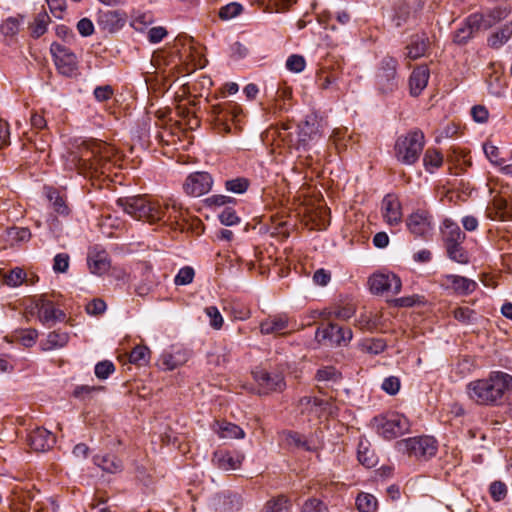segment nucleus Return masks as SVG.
<instances>
[{
  "label": "nucleus",
  "mask_w": 512,
  "mask_h": 512,
  "mask_svg": "<svg viewBox=\"0 0 512 512\" xmlns=\"http://www.w3.org/2000/svg\"><path fill=\"white\" fill-rule=\"evenodd\" d=\"M116 156V149L103 141L83 142L77 152L72 153L71 161L79 169H93L105 173Z\"/></svg>",
  "instance_id": "obj_1"
},
{
  "label": "nucleus",
  "mask_w": 512,
  "mask_h": 512,
  "mask_svg": "<svg viewBox=\"0 0 512 512\" xmlns=\"http://www.w3.org/2000/svg\"><path fill=\"white\" fill-rule=\"evenodd\" d=\"M466 394L477 405H499L504 396L499 371L491 372L486 378L469 382L466 386Z\"/></svg>",
  "instance_id": "obj_2"
},
{
  "label": "nucleus",
  "mask_w": 512,
  "mask_h": 512,
  "mask_svg": "<svg viewBox=\"0 0 512 512\" xmlns=\"http://www.w3.org/2000/svg\"><path fill=\"white\" fill-rule=\"evenodd\" d=\"M116 205L132 218L150 224L162 221L165 218L162 204L146 196L119 198L116 201Z\"/></svg>",
  "instance_id": "obj_3"
},
{
  "label": "nucleus",
  "mask_w": 512,
  "mask_h": 512,
  "mask_svg": "<svg viewBox=\"0 0 512 512\" xmlns=\"http://www.w3.org/2000/svg\"><path fill=\"white\" fill-rule=\"evenodd\" d=\"M424 145V133L419 129L411 130L397 138L394 145L395 157L404 165H413L418 161Z\"/></svg>",
  "instance_id": "obj_4"
},
{
  "label": "nucleus",
  "mask_w": 512,
  "mask_h": 512,
  "mask_svg": "<svg viewBox=\"0 0 512 512\" xmlns=\"http://www.w3.org/2000/svg\"><path fill=\"white\" fill-rule=\"evenodd\" d=\"M395 448L409 457L427 460L436 455L437 442L430 436L411 437L397 441Z\"/></svg>",
  "instance_id": "obj_5"
},
{
  "label": "nucleus",
  "mask_w": 512,
  "mask_h": 512,
  "mask_svg": "<svg viewBox=\"0 0 512 512\" xmlns=\"http://www.w3.org/2000/svg\"><path fill=\"white\" fill-rule=\"evenodd\" d=\"M397 60L384 57L375 73V85L382 94L392 93L398 88Z\"/></svg>",
  "instance_id": "obj_6"
},
{
  "label": "nucleus",
  "mask_w": 512,
  "mask_h": 512,
  "mask_svg": "<svg viewBox=\"0 0 512 512\" xmlns=\"http://www.w3.org/2000/svg\"><path fill=\"white\" fill-rule=\"evenodd\" d=\"M55 66L58 72L64 76L72 77L78 70V58L68 47L53 42L50 46Z\"/></svg>",
  "instance_id": "obj_7"
},
{
  "label": "nucleus",
  "mask_w": 512,
  "mask_h": 512,
  "mask_svg": "<svg viewBox=\"0 0 512 512\" xmlns=\"http://www.w3.org/2000/svg\"><path fill=\"white\" fill-rule=\"evenodd\" d=\"M406 226L414 237L427 239L433 231V217L429 211L417 209L407 217Z\"/></svg>",
  "instance_id": "obj_8"
},
{
  "label": "nucleus",
  "mask_w": 512,
  "mask_h": 512,
  "mask_svg": "<svg viewBox=\"0 0 512 512\" xmlns=\"http://www.w3.org/2000/svg\"><path fill=\"white\" fill-rule=\"evenodd\" d=\"M352 330L348 327H341L337 324L329 323L319 327L316 331V339L321 342H327L332 346L346 345L352 339Z\"/></svg>",
  "instance_id": "obj_9"
},
{
  "label": "nucleus",
  "mask_w": 512,
  "mask_h": 512,
  "mask_svg": "<svg viewBox=\"0 0 512 512\" xmlns=\"http://www.w3.org/2000/svg\"><path fill=\"white\" fill-rule=\"evenodd\" d=\"M259 392L269 394L271 392H282L286 388V382L281 372H269L265 369H257L253 372Z\"/></svg>",
  "instance_id": "obj_10"
},
{
  "label": "nucleus",
  "mask_w": 512,
  "mask_h": 512,
  "mask_svg": "<svg viewBox=\"0 0 512 512\" xmlns=\"http://www.w3.org/2000/svg\"><path fill=\"white\" fill-rule=\"evenodd\" d=\"M410 429L409 420L401 414H391L382 418L378 432L386 439H394L407 433Z\"/></svg>",
  "instance_id": "obj_11"
},
{
  "label": "nucleus",
  "mask_w": 512,
  "mask_h": 512,
  "mask_svg": "<svg viewBox=\"0 0 512 512\" xmlns=\"http://www.w3.org/2000/svg\"><path fill=\"white\" fill-rule=\"evenodd\" d=\"M368 284L373 294L389 292L395 295L402 287L400 278L394 273H375L369 278Z\"/></svg>",
  "instance_id": "obj_12"
},
{
  "label": "nucleus",
  "mask_w": 512,
  "mask_h": 512,
  "mask_svg": "<svg viewBox=\"0 0 512 512\" xmlns=\"http://www.w3.org/2000/svg\"><path fill=\"white\" fill-rule=\"evenodd\" d=\"M440 284L445 290L451 291L459 296L470 295L478 287L475 280L455 274L443 275Z\"/></svg>",
  "instance_id": "obj_13"
},
{
  "label": "nucleus",
  "mask_w": 512,
  "mask_h": 512,
  "mask_svg": "<svg viewBox=\"0 0 512 512\" xmlns=\"http://www.w3.org/2000/svg\"><path fill=\"white\" fill-rule=\"evenodd\" d=\"M213 180L207 172H195L190 174L183 184L187 195L199 197L208 193L212 188Z\"/></svg>",
  "instance_id": "obj_14"
},
{
  "label": "nucleus",
  "mask_w": 512,
  "mask_h": 512,
  "mask_svg": "<svg viewBox=\"0 0 512 512\" xmlns=\"http://www.w3.org/2000/svg\"><path fill=\"white\" fill-rule=\"evenodd\" d=\"M510 11L506 8H495L487 11L486 13H473L470 15V22L472 27L478 30H487L500 21L506 19Z\"/></svg>",
  "instance_id": "obj_15"
},
{
  "label": "nucleus",
  "mask_w": 512,
  "mask_h": 512,
  "mask_svg": "<svg viewBox=\"0 0 512 512\" xmlns=\"http://www.w3.org/2000/svg\"><path fill=\"white\" fill-rule=\"evenodd\" d=\"M126 23V14L119 10H99L97 24L103 31L115 33Z\"/></svg>",
  "instance_id": "obj_16"
},
{
  "label": "nucleus",
  "mask_w": 512,
  "mask_h": 512,
  "mask_svg": "<svg viewBox=\"0 0 512 512\" xmlns=\"http://www.w3.org/2000/svg\"><path fill=\"white\" fill-rule=\"evenodd\" d=\"M289 328V318L285 314L270 315L261 321L259 325L260 333L262 335H286Z\"/></svg>",
  "instance_id": "obj_17"
},
{
  "label": "nucleus",
  "mask_w": 512,
  "mask_h": 512,
  "mask_svg": "<svg viewBox=\"0 0 512 512\" xmlns=\"http://www.w3.org/2000/svg\"><path fill=\"white\" fill-rule=\"evenodd\" d=\"M322 136L321 125L315 117L305 120L298 126V143L304 148L316 143Z\"/></svg>",
  "instance_id": "obj_18"
},
{
  "label": "nucleus",
  "mask_w": 512,
  "mask_h": 512,
  "mask_svg": "<svg viewBox=\"0 0 512 512\" xmlns=\"http://www.w3.org/2000/svg\"><path fill=\"white\" fill-rule=\"evenodd\" d=\"M382 214L386 223L390 226L399 224L402 221V206L398 197L394 194H387L382 200Z\"/></svg>",
  "instance_id": "obj_19"
},
{
  "label": "nucleus",
  "mask_w": 512,
  "mask_h": 512,
  "mask_svg": "<svg viewBox=\"0 0 512 512\" xmlns=\"http://www.w3.org/2000/svg\"><path fill=\"white\" fill-rule=\"evenodd\" d=\"M36 308L38 319L44 325L54 324L65 319V313L55 308L53 302L45 298H40L37 301Z\"/></svg>",
  "instance_id": "obj_20"
},
{
  "label": "nucleus",
  "mask_w": 512,
  "mask_h": 512,
  "mask_svg": "<svg viewBox=\"0 0 512 512\" xmlns=\"http://www.w3.org/2000/svg\"><path fill=\"white\" fill-rule=\"evenodd\" d=\"M55 442V436L43 427H36L28 435V444L36 452L51 449Z\"/></svg>",
  "instance_id": "obj_21"
},
{
  "label": "nucleus",
  "mask_w": 512,
  "mask_h": 512,
  "mask_svg": "<svg viewBox=\"0 0 512 512\" xmlns=\"http://www.w3.org/2000/svg\"><path fill=\"white\" fill-rule=\"evenodd\" d=\"M244 460V455L240 453H232L225 450L216 451L212 461L215 466L224 471H232L238 469Z\"/></svg>",
  "instance_id": "obj_22"
},
{
  "label": "nucleus",
  "mask_w": 512,
  "mask_h": 512,
  "mask_svg": "<svg viewBox=\"0 0 512 512\" xmlns=\"http://www.w3.org/2000/svg\"><path fill=\"white\" fill-rule=\"evenodd\" d=\"M430 77V71L426 65L416 67L409 78L411 96L417 97L426 88Z\"/></svg>",
  "instance_id": "obj_23"
},
{
  "label": "nucleus",
  "mask_w": 512,
  "mask_h": 512,
  "mask_svg": "<svg viewBox=\"0 0 512 512\" xmlns=\"http://www.w3.org/2000/svg\"><path fill=\"white\" fill-rule=\"evenodd\" d=\"M212 430L222 439H242L245 436L241 427L226 420H216Z\"/></svg>",
  "instance_id": "obj_24"
},
{
  "label": "nucleus",
  "mask_w": 512,
  "mask_h": 512,
  "mask_svg": "<svg viewBox=\"0 0 512 512\" xmlns=\"http://www.w3.org/2000/svg\"><path fill=\"white\" fill-rule=\"evenodd\" d=\"M70 336L67 332L54 330L47 335V338L41 342L42 351H51L65 347L69 342Z\"/></svg>",
  "instance_id": "obj_25"
},
{
  "label": "nucleus",
  "mask_w": 512,
  "mask_h": 512,
  "mask_svg": "<svg viewBox=\"0 0 512 512\" xmlns=\"http://www.w3.org/2000/svg\"><path fill=\"white\" fill-rule=\"evenodd\" d=\"M188 360L187 353L183 350H177L174 353H164L161 355L159 365L163 370H174Z\"/></svg>",
  "instance_id": "obj_26"
},
{
  "label": "nucleus",
  "mask_w": 512,
  "mask_h": 512,
  "mask_svg": "<svg viewBox=\"0 0 512 512\" xmlns=\"http://www.w3.org/2000/svg\"><path fill=\"white\" fill-rule=\"evenodd\" d=\"M443 226V239L445 245L463 243L466 238L465 233L461 231L460 227L456 223L446 219L443 222Z\"/></svg>",
  "instance_id": "obj_27"
},
{
  "label": "nucleus",
  "mask_w": 512,
  "mask_h": 512,
  "mask_svg": "<svg viewBox=\"0 0 512 512\" xmlns=\"http://www.w3.org/2000/svg\"><path fill=\"white\" fill-rule=\"evenodd\" d=\"M323 405V400L311 396H304L298 402L300 412L310 417H319Z\"/></svg>",
  "instance_id": "obj_28"
},
{
  "label": "nucleus",
  "mask_w": 512,
  "mask_h": 512,
  "mask_svg": "<svg viewBox=\"0 0 512 512\" xmlns=\"http://www.w3.org/2000/svg\"><path fill=\"white\" fill-rule=\"evenodd\" d=\"M429 39L427 36L416 35L412 38L411 43L406 47L407 57L416 60L426 54L428 49Z\"/></svg>",
  "instance_id": "obj_29"
},
{
  "label": "nucleus",
  "mask_w": 512,
  "mask_h": 512,
  "mask_svg": "<svg viewBox=\"0 0 512 512\" xmlns=\"http://www.w3.org/2000/svg\"><path fill=\"white\" fill-rule=\"evenodd\" d=\"M88 265L90 271L96 275L106 273L110 268V261L105 251L89 255Z\"/></svg>",
  "instance_id": "obj_30"
},
{
  "label": "nucleus",
  "mask_w": 512,
  "mask_h": 512,
  "mask_svg": "<svg viewBox=\"0 0 512 512\" xmlns=\"http://www.w3.org/2000/svg\"><path fill=\"white\" fill-rule=\"evenodd\" d=\"M24 22L23 15L10 16L2 21L0 31L6 38H14L20 31Z\"/></svg>",
  "instance_id": "obj_31"
},
{
  "label": "nucleus",
  "mask_w": 512,
  "mask_h": 512,
  "mask_svg": "<svg viewBox=\"0 0 512 512\" xmlns=\"http://www.w3.org/2000/svg\"><path fill=\"white\" fill-rule=\"evenodd\" d=\"M493 73H491L487 79L489 92L495 96H501L506 89V82L502 76V73L497 71L495 64L491 65Z\"/></svg>",
  "instance_id": "obj_32"
},
{
  "label": "nucleus",
  "mask_w": 512,
  "mask_h": 512,
  "mask_svg": "<svg viewBox=\"0 0 512 512\" xmlns=\"http://www.w3.org/2000/svg\"><path fill=\"white\" fill-rule=\"evenodd\" d=\"M512 36V23L503 25L498 31L491 34L488 39V44L492 48H500Z\"/></svg>",
  "instance_id": "obj_33"
},
{
  "label": "nucleus",
  "mask_w": 512,
  "mask_h": 512,
  "mask_svg": "<svg viewBox=\"0 0 512 512\" xmlns=\"http://www.w3.org/2000/svg\"><path fill=\"white\" fill-rule=\"evenodd\" d=\"M95 463L105 472L117 473L123 468L122 461L115 455L96 457Z\"/></svg>",
  "instance_id": "obj_34"
},
{
  "label": "nucleus",
  "mask_w": 512,
  "mask_h": 512,
  "mask_svg": "<svg viewBox=\"0 0 512 512\" xmlns=\"http://www.w3.org/2000/svg\"><path fill=\"white\" fill-rule=\"evenodd\" d=\"M162 207L165 211V218L162 221H165L171 225L175 224L180 228H183L180 221L184 220L183 210L180 206H178L175 202L172 204L166 203L162 204Z\"/></svg>",
  "instance_id": "obj_35"
},
{
  "label": "nucleus",
  "mask_w": 512,
  "mask_h": 512,
  "mask_svg": "<svg viewBox=\"0 0 512 512\" xmlns=\"http://www.w3.org/2000/svg\"><path fill=\"white\" fill-rule=\"evenodd\" d=\"M478 31V28L472 27L469 16L463 26L455 31L453 41L459 45L466 44Z\"/></svg>",
  "instance_id": "obj_36"
},
{
  "label": "nucleus",
  "mask_w": 512,
  "mask_h": 512,
  "mask_svg": "<svg viewBox=\"0 0 512 512\" xmlns=\"http://www.w3.org/2000/svg\"><path fill=\"white\" fill-rule=\"evenodd\" d=\"M357 455L359 462L367 468H371L377 463L375 453L370 449V446L367 442H359Z\"/></svg>",
  "instance_id": "obj_37"
},
{
  "label": "nucleus",
  "mask_w": 512,
  "mask_h": 512,
  "mask_svg": "<svg viewBox=\"0 0 512 512\" xmlns=\"http://www.w3.org/2000/svg\"><path fill=\"white\" fill-rule=\"evenodd\" d=\"M47 197L51 202L53 210L61 215L68 216L70 213V209L67 205L66 199L59 194L58 191L50 189L48 191Z\"/></svg>",
  "instance_id": "obj_38"
},
{
  "label": "nucleus",
  "mask_w": 512,
  "mask_h": 512,
  "mask_svg": "<svg viewBox=\"0 0 512 512\" xmlns=\"http://www.w3.org/2000/svg\"><path fill=\"white\" fill-rule=\"evenodd\" d=\"M461 244L462 243L445 245L446 252L450 260L459 264H467L469 262V255Z\"/></svg>",
  "instance_id": "obj_39"
},
{
  "label": "nucleus",
  "mask_w": 512,
  "mask_h": 512,
  "mask_svg": "<svg viewBox=\"0 0 512 512\" xmlns=\"http://www.w3.org/2000/svg\"><path fill=\"white\" fill-rule=\"evenodd\" d=\"M443 163L442 154L436 149H427L424 157L423 164L427 171L432 172L434 169L439 168Z\"/></svg>",
  "instance_id": "obj_40"
},
{
  "label": "nucleus",
  "mask_w": 512,
  "mask_h": 512,
  "mask_svg": "<svg viewBox=\"0 0 512 512\" xmlns=\"http://www.w3.org/2000/svg\"><path fill=\"white\" fill-rule=\"evenodd\" d=\"M377 505V499L372 494L360 493L356 498V506L360 512H375Z\"/></svg>",
  "instance_id": "obj_41"
},
{
  "label": "nucleus",
  "mask_w": 512,
  "mask_h": 512,
  "mask_svg": "<svg viewBox=\"0 0 512 512\" xmlns=\"http://www.w3.org/2000/svg\"><path fill=\"white\" fill-rule=\"evenodd\" d=\"M13 338L25 347H32L38 338V331L32 328L21 329L14 332Z\"/></svg>",
  "instance_id": "obj_42"
},
{
  "label": "nucleus",
  "mask_w": 512,
  "mask_h": 512,
  "mask_svg": "<svg viewBox=\"0 0 512 512\" xmlns=\"http://www.w3.org/2000/svg\"><path fill=\"white\" fill-rule=\"evenodd\" d=\"M50 22V17L47 13H40L36 16L31 24V35L34 38L41 37L47 31V25Z\"/></svg>",
  "instance_id": "obj_43"
},
{
  "label": "nucleus",
  "mask_w": 512,
  "mask_h": 512,
  "mask_svg": "<svg viewBox=\"0 0 512 512\" xmlns=\"http://www.w3.org/2000/svg\"><path fill=\"white\" fill-rule=\"evenodd\" d=\"M289 508L290 505L288 499L285 496L280 495L272 500H269L265 504L262 512H289Z\"/></svg>",
  "instance_id": "obj_44"
},
{
  "label": "nucleus",
  "mask_w": 512,
  "mask_h": 512,
  "mask_svg": "<svg viewBox=\"0 0 512 512\" xmlns=\"http://www.w3.org/2000/svg\"><path fill=\"white\" fill-rule=\"evenodd\" d=\"M7 237L13 245L20 242H27L31 238V232L28 228L12 227L7 229Z\"/></svg>",
  "instance_id": "obj_45"
},
{
  "label": "nucleus",
  "mask_w": 512,
  "mask_h": 512,
  "mask_svg": "<svg viewBox=\"0 0 512 512\" xmlns=\"http://www.w3.org/2000/svg\"><path fill=\"white\" fill-rule=\"evenodd\" d=\"M154 22V17L150 12H137L131 21V26L138 31H143Z\"/></svg>",
  "instance_id": "obj_46"
},
{
  "label": "nucleus",
  "mask_w": 512,
  "mask_h": 512,
  "mask_svg": "<svg viewBox=\"0 0 512 512\" xmlns=\"http://www.w3.org/2000/svg\"><path fill=\"white\" fill-rule=\"evenodd\" d=\"M243 11V6L237 2H231L223 7L220 8L219 10V17L220 19L222 20H230V19H233L235 17H237L238 15H240Z\"/></svg>",
  "instance_id": "obj_47"
},
{
  "label": "nucleus",
  "mask_w": 512,
  "mask_h": 512,
  "mask_svg": "<svg viewBox=\"0 0 512 512\" xmlns=\"http://www.w3.org/2000/svg\"><path fill=\"white\" fill-rule=\"evenodd\" d=\"M150 350L146 346H136L130 353L129 360L137 365H145L149 359Z\"/></svg>",
  "instance_id": "obj_48"
},
{
  "label": "nucleus",
  "mask_w": 512,
  "mask_h": 512,
  "mask_svg": "<svg viewBox=\"0 0 512 512\" xmlns=\"http://www.w3.org/2000/svg\"><path fill=\"white\" fill-rule=\"evenodd\" d=\"M204 311L209 318L210 326L215 330H220L223 327L224 319L219 309L216 306H208Z\"/></svg>",
  "instance_id": "obj_49"
},
{
  "label": "nucleus",
  "mask_w": 512,
  "mask_h": 512,
  "mask_svg": "<svg viewBox=\"0 0 512 512\" xmlns=\"http://www.w3.org/2000/svg\"><path fill=\"white\" fill-rule=\"evenodd\" d=\"M225 187L230 192L242 194V193L246 192V190L248 189L249 181L246 178L238 177V178L226 181Z\"/></svg>",
  "instance_id": "obj_50"
},
{
  "label": "nucleus",
  "mask_w": 512,
  "mask_h": 512,
  "mask_svg": "<svg viewBox=\"0 0 512 512\" xmlns=\"http://www.w3.org/2000/svg\"><path fill=\"white\" fill-rule=\"evenodd\" d=\"M306 61L302 55L293 54L286 61V68L294 73H300L305 69Z\"/></svg>",
  "instance_id": "obj_51"
},
{
  "label": "nucleus",
  "mask_w": 512,
  "mask_h": 512,
  "mask_svg": "<svg viewBox=\"0 0 512 512\" xmlns=\"http://www.w3.org/2000/svg\"><path fill=\"white\" fill-rule=\"evenodd\" d=\"M194 270L192 267L186 266L181 268L174 278V283L178 286L188 285L194 279Z\"/></svg>",
  "instance_id": "obj_52"
},
{
  "label": "nucleus",
  "mask_w": 512,
  "mask_h": 512,
  "mask_svg": "<svg viewBox=\"0 0 512 512\" xmlns=\"http://www.w3.org/2000/svg\"><path fill=\"white\" fill-rule=\"evenodd\" d=\"M456 320L463 324H469L475 319V312L468 307H458L453 311Z\"/></svg>",
  "instance_id": "obj_53"
},
{
  "label": "nucleus",
  "mask_w": 512,
  "mask_h": 512,
  "mask_svg": "<svg viewBox=\"0 0 512 512\" xmlns=\"http://www.w3.org/2000/svg\"><path fill=\"white\" fill-rule=\"evenodd\" d=\"M400 379L396 376H389L383 380L382 389L389 395H395L400 390Z\"/></svg>",
  "instance_id": "obj_54"
},
{
  "label": "nucleus",
  "mask_w": 512,
  "mask_h": 512,
  "mask_svg": "<svg viewBox=\"0 0 512 512\" xmlns=\"http://www.w3.org/2000/svg\"><path fill=\"white\" fill-rule=\"evenodd\" d=\"M115 370V366L111 361H102L95 366V375L99 379H106Z\"/></svg>",
  "instance_id": "obj_55"
},
{
  "label": "nucleus",
  "mask_w": 512,
  "mask_h": 512,
  "mask_svg": "<svg viewBox=\"0 0 512 512\" xmlns=\"http://www.w3.org/2000/svg\"><path fill=\"white\" fill-rule=\"evenodd\" d=\"M69 255L59 253L54 257L53 270L57 273H65L69 268Z\"/></svg>",
  "instance_id": "obj_56"
},
{
  "label": "nucleus",
  "mask_w": 512,
  "mask_h": 512,
  "mask_svg": "<svg viewBox=\"0 0 512 512\" xmlns=\"http://www.w3.org/2000/svg\"><path fill=\"white\" fill-rule=\"evenodd\" d=\"M484 152L492 164L497 166H501L502 164H504V160L500 158V152L496 146L492 144H485Z\"/></svg>",
  "instance_id": "obj_57"
},
{
  "label": "nucleus",
  "mask_w": 512,
  "mask_h": 512,
  "mask_svg": "<svg viewBox=\"0 0 512 512\" xmlns=\"http://www.w3.org/2000/svg\"><path fill=\"white\" fill-rule=\"evenodd\" d=\"M490 494L495 501H500L506 497L507 487L503 482L495 481L490 485Z\"/></svg>",
  "instance_id": "obj_58"
},
{
  "label": "nucleus",
  "mask_w": 512,
  "mask_h": 512,
  "mask_svg": "<svg viewBox=\"0 0 512 512\" xmlns=\"http://www.w3.org/2000/svg\"><path fill=\"white\" fill-rule=\"evenodd\" d=\"M106 310V303L104 300L96 298L86 305V312L90 315H100Z\"/></svg>",
  "instance_id": "obj_59"
},
{
  "label": "nucleus",
  "mask_w": 512,
  "mask_h": 512,
  "mask_svg": "<svg viewBox=\"0 0 512 512\" xmlns=\"http://www.w3.org/2000/svg\"><path fill=\"white\" fill-rule=\"evenodd\" d=\"M25 276L26 274L22 269L16 268L10 271L5 280L10 286H18L23 282Z\"/></svg>",
  "instance_id": "obj_60"
},
{
  "label": "nucleus",
  "mask_w": 512,
  "mask_h": 512,
  "mask_svg": "<svg viewBox=\"0 0 512 512\" xmlns=\"http://www.w3.org/2000/svg\"><path fill=\"white\" fill-rule=\"evenodd\" d=\"M355 307L352 304L337 307L332 314L341 320H348L355 314Z\"/></svg>",
  "instance_id": "obj_61"
},
{
  "label": "nucleus",
  "mask_w": 512,
  "mask_h": 512,
  "mask_svg": "<svg viewBox=\"0 0 512 512\" xmlns=\"http://www.w3.org/2000/svg\"><path fill=\"white\" fill-rule=\"evenodd\" d=\"M168 34L166 28L162 26L152 27L148 31V40L151 43L161 42Z\"/></svg>",
  "instance_id": "obj_62"
},
{
  "label": "nucleus",
  "mask_w": 512,
  "mask_h": 512,
  "mask_svg": "<svg viewBox=\"0 0 512 512\" xmlns=\"http://www.w3.org/2000/svg\"><path fill=\"white\" fill-rule=\"evenodd\" d=\"M77 30L81 36L88 37L94 33V25L89 18H82L77 23Z\"/></svg>",
  "instance_id": "obj_63"
},
{
  "label": "nucleus",
  "mask_w": 512,
  "mask_h": 512,
  "mask_svg": "<svg viewBox=\"0 0 512 512\" xmlns=\"http://www.w3.org/2000/svg\"><path fill=\"white\" fill-rule=\"evenodd\" d=\"M301 512H325V507L320 500L309 499L304 503Z\"/></svg>",
  "instance_id": "obj_64"
}]
</instances>
